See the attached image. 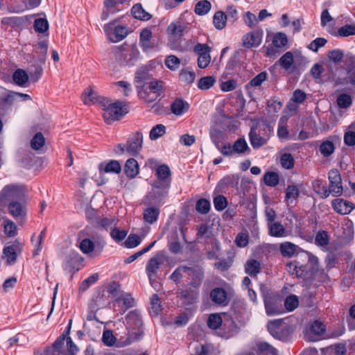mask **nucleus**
<instances>
[{"label":"nucleus","instance_id":"obj_62","mask_svg":"<svg viewBox=\"0 0 355 355\" xmlns=\"http://www.w3.org/2000/svg\"><path fill=\"white\" fill-rule=\"evenodd\" d=\"M98 279V274L94 273L91 275L89 277L85 279L80 286V289L83 291H85L88 289V288L96 283Z\"/></svg>","mask_w":355,"mask_h":355},{"label":"nucleus","instance_id":"obj_24","mask_svg":"<svg viewBox=\"0 0 355 355\" xmlns=\"http://www.w3.org/2000/svg\"><path fill=\"white\" fill-rule=\"evenodd\" d=\"M139 165L134 158L128 159L124 166V171L126 175L130 178H134L139 173Z\"/></svg>","mask_w":355,"mask_h":355},{"label":"nucleus","instance_id":"obj_34","mask_svg":"<svg viewBox=\"0 0 355 355\" xmlns=\"http://www.w3.org/2000/svg\"><path fill=\"white\" fill-rule=\"evenodd\" d=\"M213 22L216 29L222 30L226 26L227 15L223 11H218L214 15Z\"/></svg>","mask_w":355,"mask_h":355},{"label":"nucleus","instance_id":"obj_1","mask_svg":"<svg viewBox=\"0 0 355 355\" xmlns=\"http://www.w3.org/2000/svg\"><path fill=\"white\" fill-rule=\"evenodd\" d=\"M157 180L151 183L152 190L147 195L146 201L148 205H159L168 196L171 182V171L166 164L158 166L155 169Z\"/></svg>","mask_w":355,"mask_h":355},{"label":"nucleus","instance_id":"obj_53","mask_svg":"<svg viewBox=\"0 0 355 355\" xmlns=\"http://www.w3.org/2000/svg\"><path fill=\"white\" fill-rule=\"evenodd\" d=\"M279 175L275 172H267L263 176L265 184L270 187H275L279 183Z\"/></svg>","mask_w":355,"mask_h":355},{"label":"nucleus","instance_id":"obj_51","mask_svg":"<svg viewBox=\"0 0 355 355\" xmlns=\"http://www.w3.org/2000/svg\"><path fill=\"white\" fill-rule=\"evenodd\" d=\"M116 302L120 303L122 302L125 309H129L134 305V299L132 297L130 294L122 292L120 295L116 298Z\"/></svg>","mask_w":355,"mask_h":355},{"label":"nucleus","instance_id":"obj_52","mask_svg":"<svg viewBox=\"0 0 355 355\" xmlns=\"http://www.w3.org/2000/svg\"><path fill=\"white\" fill-rule=\"evenodd\" d=\"M196 78V74L193 71H189V69H182L179 75L180 81L185 84L192 83Z\"/></svg>","mask_w":355,"mask_h":355},{"label":"nucleus","instance_id":"obj_50","mask_svg":"<svg viewBox=\"0 0 355 355\" xmlns=\"http://www.w3.org/2000/svg\"><path fill=\"white\" fill-rule=\"evenodd\" d=\"M44 144L45 138L41 132L36 133L31 141V148L36 150H40Z\"/></svg>","mask_w":355,"mask_h":355},{"label":"nucleus","instance_id":"obj_63","mask_svg":"<svg viewBox=\"0 0 355 355\" xmlns=\"http://www.w3.org/2000/svg\"><path fill=\"white\" fill-rule=\"evenodd\" d=\"M141 240L137 234H130L125 241V245L128 248H134L139 245Z\"/></svg>","mask_w":355,"mask_h":355},{"label":"nucleus","instance_id":"obj_58","mask_svg":"<svg viewBox=\"0 0 355 355\" xmlns=\"http://www.w3.org/2000/svg\"><path fill=\"white\" fill-rule=\"evenodd\" d=\"M282 166L286 169H291L294 166V158L290 153H284L280 159Z\"/></svg>","mask_w":355,"mask_h":355},{"label":"nucleus","instance_id":"obj_60","mask_svg":"<svg viewBox=\"0 0 355 355\" xmlns=\"http://www.w3.org/2000/svg\"><path fill=\"white\" fill-rule=\"evenodd\" d=\"M338 34L340 37H348L355 35V24H347L340 27L338 30Z\"/></svg>","mask_w":355,"mask_h":355},{"label":"nucleus","instance_id":"obj_15","mask_svg":"<svg viewBox=\"0 0 355 355\" xmlns=\"http://www.w3.org/2000/svg\"><path fill=\"white\" fill-rule=\"evenodd\" d=\"M263 35L262 30L246 33L242 40L243 46L248 49L259 46L261 44Z\"/></svg>","mask_w":355,"mask_h":355},{"label":"nucleus","instance_id":"obj_8","mask_svg":"<svg viewBox=\"0 0 355 355\" xmlns=\"http://www.w3.org/2000/svg\"><path fill=\"white\" fill-rule=\"evenodd\" d=\"M23 191L24 188L21 185L14 184L6 185L0 191V208L5 207L8 200L20 197Z\"/></svg>","mask_w":355,"mask_h":355},{"label":"nucleus","instance_id":"obj_17","mask_svg":"<svg viewBox=\"0 0 355 355\" xmlns=\"http://www.w3.org/2000/svg\"><path fill=\"white\" fill-rule=\"evenodd\" d=\"M83 103L86 105L98 104L101 106V101L105 98L98 96L92 87H87L81 96Z\"/></svg>","mask_w":355,"mask_h":355},{"label":"nucleus","instance_id":"obj_10","mask_svg":"<svg viewBox=\"0 0 355 355\" xmlns=\"http://www.w3.org/2000/svg\"><path fill=\"white\" fill-rule=\"evenodd\" d=\"M328 179L329 181V189L334 196H340L343 193L342 179L340 174L337 169H331L329 172Z\"/></svg>","mask_w":355,"mask_h":355},{"label":"nucleus","instance_id":"obj_29","mask_svg":"<svg viewBox=\"0 0 355 355\" xmlns=\"http://www.w3.org/2000/svg\"><path fill=\"white\" fill-rule=\"evenodd\" d=\"M233 152L236 154L249 153L250 149L244 138H239L232 145Z\"/></svg>","mask_w":355,"mask_h":355},{"label":"nucleus","instance_id":"obj_64","mask_svg":"<svg viewBox=\"0 0 355 355\" xmlns=\"http://www.w3.org/2000/svg\"><path fill=\"white\" fill-rule=\"evenodd\" d=\"M244 23L250 28H253L258 24V19L252 12L248 11L243 16Z\"/></svg>","mask_w":355,"mask_h":355},{"label":"nucleus","instance_id":"obj_4","mask_svg":"<svg viewBox=\"0 0 355 355\" xmlns=\"http://www.w3.org/2000/svg\"><path fill=\"white\" fill-rule=\"evenodd\" d=\"M144 136L141 132H136L129 136L125 144H119L115 148L117 154L128 153L129 155L137 156L143 146Z\"/></svg>","mask_w":355,"mask_h":355},{"label":"nucleus","instance_id":"obj_36","mask_svg":"<svg viewBox=\"0 0 355 355\" xmlns=\"http://www.w3.org/2000/svg\"><path fill=\"white\" fill-rule=\"evenodd\" d=\"M297 246L291 242H284L280 245V252L284 257H293L296 251Z\"/></svg>","mask_w":355,"mask_h":355},{"label":"nucleus","instance_id":"obj_61","mask_svg":"<svg viewBox=\"0 0 355 355\" xmlns=\"http://www.w3.org/2000/svg\"><path fill=\"white\" fill-rule=\"evenodd\" d=\"M34 28L37 32L45 33L49 29V23L46 19H37L34 22Z\"/></svg>","mask_w":355,"mask_h":355},{"label":"nucleus","instance_id":"obj_22","mask_svg":"<svg viewBox=\"0 0 355 355\" xmlns=\"http://www.w3.org/2000/svg\"><path fill=\"white\" fill-rule=\"evenodd\" d=\"M278 299L267 298L265 300V308L268 315H277L282 313Z\"/></svg>","mask_w":355,"mask_h":355},{"label":"nucleus","instance_id":"obj_49","mask_svg":"<svg viewBox=\"0 0 355 355\" xmlns=\"http://www.w3.org/2000/svg\"><path fill=\"white\" fill-rule=\"evenodd\" d=\"M293 55L291 51L286 52L279 60V64L286 70L290 69L293 64Z\"/></svg>","mask_w":355,"mask_h":355},{"label":"nucleus","instance_id":"obj_44","mask_svg":"<svg viewBox=\"0 0 355 355\" xmlns=\"http://www.w3.org/2000/svg\"><path fill=\"white\" fill-rule=\"evenodd\" d=\"M211 7V3L207 0H202L196 3L195 12L198 15H205L209 12Z\"/></svg>","mask_w":355,"mask_h":355},{"label":"nucleus","instance_id":"obj_43","mask_svg":"<svg viewBox=\"0 0 355 355\" xmlns=\"http://www.w3.org/2000/svg\"><path fill=\"white\" fill-rule=\"evenodd\" d=\"M300 195L299 188L295 185H288L286 191L285 200L287 203L293 202Z\"/></svg>","mask_w":355,"mask_h":355},{"label":"nucleus","instance_id":"obj_59","mask_svg":"<svg viewBox=\"0 0 355 355\" xmlns=\"http://www.w3.org/2000/svg\"><path fill=\"white\" fill-rule=\"evenodd\" d=\"M196 210L200 214H207L210 209V202L206 199H200L196 202Z\"/></svg>","mask_w":355,"mask_h":355},{"label":"nucleus","instance_id":"obj_48","mask_svg":"<svg viewBox=\"0 0 355 355\" xmlns=\"http://www.w3.org/2000/svg\"><path fill=\"white\" fill-rule=\"evenodd\" d=\"M166 133V127L162 124H157L153 127L149 133L151 140H156Z\"/></svg>","mask_w":355,"mask_h":355},{"label":"nucleus","instance_id":"obj_42","mask_svg":"<svg viewBox=\"0 0 355 355\" xmlns=\"http://www.w3.org/2000/svg\"><path fill=\"white\" fill-rule=\"evenodd\" d=\"M186 28L180 23H171L167 28V32L170 35L180 37L184 34Z\"/></svg>","mask_w":355,"mask_h":355},{"label":"nucleus","instance_id":"obj_39","mask_svg":"<svg viewBox=\"0 0 355 355\" xmlns=\"http://www.w3.org/2000/svg\"><path fill=\"white\" fill-rule=\"evenodd\" d=\"M245 269L246 273L250 276H255L260 272L261 264L258 261L251 259L247 261Z\"/></svg>","mask_w":355,"mask_h":355},{"label":"nucleus","instance_id":"obj_28","mask_svg":"<svg viewBox=\"0 0 355 355\" xmlns=\"http://www.w3.org/2000/svg\"><path fill=\"white\" fill-rule=\"evenodd\" d=\"M9 213L15 218L23 216L25 214V209L19 202L12 201L8 205Z\"/></svg>","mask_w":355,"mask_h":355},{"label":"nucleus","instance_id":"obj_5","mask_svg":"<svg viewBox=\"0 0 355 355\" xmlns=\"http://www.w3.org/2000/svg\"><path fill=\"white\" fill-rule=\"evenodd\" d=\"M162 82L152 80L148 84H144L137 89L138 96L146 103L155 102L160 96L162 90Z\"/></svg>","mask_w":355,"mask_h":355},{"label":"nucleus","instance_id":"obj_21","mask_svg":"<svg viewBox=\"0 0 355 355\" xmlns=\"http://www.w3.org/2000/svg\"><path fill=\"white\" fill-rule=\"evenodd\" d=\"M189 105L182 99L177 98L171 105V110L173 114L182 115L189 110Z\"/></svg>","mask_w":355,"mask_h":355},{"label":"nucleus","instance_id":"obj_35","mask_svg":"<svg viewBox=\"0 0 355 355\" xmlns=\"http://www.w3.org/2000/svg\"><path fill=\"white\" fill-rule=\"evenodd\" d=\"M132 15L141 20H148L151 18V15L146 12L141 6V4H136L132 8Z\"/></svg>","mask_w":355,"mask_h":355},{"label":"nucleus","instance_id":"obj_57","mask_svg":"<svg viewBox=\"0 0 355 355\" xmlns=\"http://www.w3.org/2000/svg\"><path fill=\"white\" fill-rule=\"evenodd\" d=\"M258 349L262 354L266 355H277V350L268 343L262 342L257 345Z\"/></svg>","mask_w":355,"mask_h":355},{"label":"nucleus","instance_id":"obj_27","mask_svg":"<svg viewBox=\"0 0 355 355\" xmlns=\"http://www.w3.org/2000/svg\"><path fill=\"white\" fill-rule=\"evenodd\" d=\"M349 55H347L345 56L343 51L340 49H335L328 51L327 53V58L329 60L335 64H338L343 60L344 62L345 58Z\"/></svg>","mask_w":355,"mask_h":355},{"label":"nucleus","instance_id":"obj_37","mask_svg":"<svg viewBox=\"0 0 355 355\" xmlns=\"http://www.w3.org/2000/svg\"><path fill=\"white\" fill-rule=\"evenodd\" d=\"M103 164L100 165V170H103ZM103 171L105 173H113L118 174L121 171V166L118 161L111 160L105 164Z\"/></svg>","mask_w":355,"mask_h":355},{"label":"nucleus","instance_id":"obj_26","mask_svg":"<svg viewBox=\"0 0 355 355\" xmlns=\"http://www.w3.org/2000/svg\"><path fill=\"white\" fill-rule=\"evenodd\" d=\"M159 214V209L157 207H150L144 211V219L146 222L152 224L155 223Z\"/></svg>","mask_w":355,"mask_h":355},{"label":"nucleus","instance_id":"obj_12","mask_svg":"<svg viewBox=\"0 0 355 355\" xmlns=\"http://www.w3.org/2000/svg\"><path fill=\"white\" fill-rule=\"evenodd\" d=\"M194 51L198 54V66L201 69L206 68L211 61L210 48L205 44H197Z\"/></svg>","mask_w":355,"mask_h":355},{"label":"nucleus","instance_id":"obj_31","mask_svg":"<svg viewBox=\"0 0 355 355\" xmlns=\"http://www.w3.org/2000/svg\"><path fill=\"white\" fill-rule=\"evenodd\" d=\"M313 189L322 198H327L330 195V191L326 186L323 185L320 180H315L312 183Z\"/></svg>","mask_w":355,"mask_h":355},{"label":"nucleus","instance_id":"obj_45","mask_svg":"<svg viewBox=\"0 0 355 355\" xmlns=\"http://www.w3.org/2000/svg\"><path fill=\"white\" fill-rule=\"evenodd\" d=\"M79 248L83 253L90 255L95 248L94 243L89 239H84L79 244Z\"/></svg>","mask_w":355,"mask_h":355},{"label":"nucleus","instance_id":"obj_55","mask_svg":"<svg viewBox=\"0 0 355 355\" xmlns=\"http://www.w3.org/2000/svg\"><path fill=\"white\" fill-rule=\"evenodd\" d=\"M222 324V318L219 314H211L207 320V325L212 329H218Z\"/></svg>","mask_w":355,"mask_h":355},{"label":"nucleus","instance_id":"obj_7","mask_svg":"<svg viewBox=\"0 0 355 355\" xmlns=\"http://www.w3.org/2000/svg\"><path fill=\"white\" fill-rule=\"evenodd\" d=\"M64 337L59 338L53 344V347L47 349L48 355H74L78 352V347L73 343L71 338L68 337L67 339V352H64Z\"/></svg>","mask_w":355,"mask_h":355},{"label":"nucleus","instance_id":"obj_16","mask_svg":"<svg viewBox=\"0 0 355 355\" xmlns=\"http://www.w3.org/2000/svg\"><path fill=\"white\" fill-rule=\"evenodd\" d=\"M150 79L151 76L150 74L149 66L143 65L137 69L134 78V82L137 88L141 87L144 84H148V81Z\"/></svg>","mask_w":355,"mask_h":355},{"label":"nucleus","instance_id":"obj_25","mask_svg":"<svg viewBox=\"0 0 355 355\" xmlns=\"http://www.w3.org/2000/svg\"><path fill=\"white\" fill-rule=\"evenodd\" d=\"M271 236L275 237H285L288 235L287 231L280 222H274L268 225Z\"/></svg>","mask_w":355,"mask_h":355},{"label":"nucleus","instance_id":"obj_41","mask_svg":"<svg viewBox=\"0 0 355 355\" xmlns=\"http://www.w3.org/2000/svg\"><path fill=\"white\" fill-rule=\"evenodd\" d=\"M282 320H275L268 323V329L272 336L279 337L280 331L282 329Z\"/></svg>","mask_w":355,"mask_h":355},{"label":"nucleus","instance_id":"obj_14","mask_svg":"<svg viewBox=\"0 0 355 355\" xmlns=\"http://www.w3.org/2000/svg\"><path fill=\"white\" fill-rule=\"evenodd\" d=\"M22 250V244L18 241H15L11 245L6 246L3 248V258L6 259L8 265L14 264Z\"/></svg>","mask_w":355,"mask_h":355},{"label":"nucleus","instance_id":"obj_38","mask_svg":"<svg viewBox=\"0 0 355 355\" xmlns=\"http://www.w3.org/2000/svg\"><path fill=\"white\" fill-rule=\"evenodd\" d=\"M150 312L151 315H158L161 313L162 307L159 297L154 294L150 298Z\"/></svg>","mask_w":355,"mask_h":355},{"label":"nucleus","instance_id":"obj_9","mask_svg":"<svg viewBox=\"0 0 355 355\" xmlns=\"http://www.w3.org/2000/svg\"><path fill=\"white\" fill-rule=\"evenodd\" d=\"M104 31L112 42H118L123 40L128 34V28L124 26L114 27V21L104 26Z\"/></svg>","mask_w":355,"mask_h":355},{"label":"nucleus","instance_id":"obj_40","mask_svg":"<svg viewBox=\"0 0 355 355\" xmlns=\"http://www.w3.org/2000/svg\"><path fill=\"white\" fill-rule=\"evenodd\" d=\"M121 0H105L104 1L105 9L103 11L101 19L106 20L110 16V11H112V8L118 7L119 3H121Z\"/></svg>","mask_w":355,"mask_h":355},{"label":"nucleus","instance_id":"obj_23","mask_svg":"<svg viewBox=\"0 0 355 355\" xmlns=\"http://www.w3.org/2000/svg\"><path fill=\"white\" fill-rule=\"evenodd\" d=\"M344 64L347 71L349 82L355 85V56H347L344 61Z\"/></svg>","mask_w":355,"mask_h":355},{"label":"nucleus","instance_id":"obj_6","mask_svg":"<svg viewBox=\"0 0 355 355\" xmlns=\"http://www.w3.org/2000/svg\"><path fill=\"white\" fill-rule=\"evenodd\" d=\"M17 98H20L23 101L32 100L29 94L5 89L4 92L0 96V114L7 113L8 110L15 104Z\"/></svg>","mask_w":355,"mask_h":355},{"label":"nucleus","instance_id":"obj_32","mask_svg":"<svg viewBox=\"0 0 355 355\" xmlns=\"http://www.w3.org/2000/svg\"><path fill=\"white\" fill-rule=\"evenodd\" d=\"M250 141L254 148H259L266 144L267 139L258 135L254 128L251 129L249 134Z\"/></svg>","mask_w":355,"mask_h":355},{"label":"nucleus","instance_id":"obj_2","mask_svg":"<svg viewBox=\"0 0 355 355\" xmlns=\"http://www.w3.org/2000/svg\"><path fill=\"white\" fill-rule=\"evenodd\" d=\"M128 334L126 338H121L116 345L123 347L140 340L143 335L142 321L140 315L136 311H130L126 316Z\"/></svg>","mask_w":355,"mask_h":355},{"label":"nucleus","instance_id":"obj_47","mask_svg":"<svg viewBox=\"0 0 355 355\" xmlns=\"http://www.w3.org/2000/svg\"><path fill=\"white\" fill-rule=\"evenodd\" d=\"M288 43V37L284 33H277L273 36L272 39V44L276 48H283Z\"/></svg>","mask_w":355,"mask_h":355},{"label":"nucleus","instance_id":"obj_46","mask_svg":"<svg viewBox=\"0 0 355 355\" xmlns=\"http://www.w3.org/2000/svg\"><path fill=\"white\" fill-rule=\"evenodd\" d=\"M216 83V78L214 76H208L201 78L198 83V87L202 90L210 89Z\"/></svg>","mask_w":355,"mask_h":355},{"label":"nucleus","instance_id":"obj_3","mask_svg":"<svg viewBox=\"0 0 355 355\" xmlns=\"http://www.w3.org/2000/svg\"><path fill=\"white\" fill-rule=\"evenodd\" d=\"M102 116L107 124L120 120L128 112L126 105L120 101L112 102L107 98L101 101Z\"/></svg>","mask_w":355,"mask_h":355},{"label":"nucleus","instance_id":"obj_30","mask_svg":"<svg viewBox=\"0 0 355 355\" xmlns=\"http://www.w3.org/2000/svg\"><path fill=\"white\" fill-rule=\"evenodd\" d=\"M210 297L214 303L221 304L226 300L227 294L224 289L216 288L211 291Z\"/></svg>","mask_w":355,"mask_h":355},{"label":"nucleus","instance_id":"obj_54","mask_svg":"<svg viewBox=\"0 0 355 355\" xmlns=\"http://www.w3.org/2000/svg\"><path fill=\"white\" fill-rule=\"evenodd\" d=\"M335 150L334 144L331 141H323L320 146V153L325 157L331 155Z\"/></svg>","mask_w":355,"mask_h":355},{"label":"nucleus","instance_id":"obj_11","mask_svg":"<svg viewBox=\"0 0 355 355\" xmlns=\"http://www.w3.org/2000/svg\"><path fill=\"white\" fill-rule=\"evenodd\" d=\"M139 58L140 52L136 45H132L130 49L122 52L119 55L121 64L128 67L135 66Z\"/></svg>","mask_w":355,"mask_h":355},{"label":"nucleus","instance_id":"obj_33","mask_svg":"<svg viewBox=\"0 0 355 355\" xmlns=\"http://www.w3.org/2000/svg\"><path fill=\"white\" fill-rule=\"evenodd\" d=\"M3 232L8 237H14L17 234V227L11 220L5 218L3 220Z\"/></svg>","mask_w":355,"mask_h":355},{"label":"nucleus","instance_id":"obj_13","mask_svg":"<svg viewBox=\"0 0 355 355\" xmlns=\"http://www.w3.org/2000/svg\"><path fill=\"white\" fill-rule=\"evenodd\" d=\"M165 260L164 253L163 252H159L150 258L148 261L146 267V270L148 277L150 280L155 276L160 266L164 263Z\"/></svg>","mask_w":355,"mask_h":355},{"label":"nucleus","instance_id":"obj_18","mask_svg":"<svg viewBox=\"0 0 355 355\" xmlns=\"http://www.w3.org/2000/svg\"><path fill=\"white\" fill-rule=\"evenodd\" d=\"M153 34L149 28H144L139 35V45L144 52H148L155 47L152 42Z\"/></svg>","mask_w":355,"mask_h":355},{"label":"nucleus","instance_id":"obj_20","mask_svg":"<svg viewBox=\"0 0 355 355\" xmlns=\"http://www.w3.org/2000/svg\"><path fill=\"white\" fill-rule=\"evenodd\" d=\"M12 79L17 85L23 87H28L30 82L28 74L21 69H18L13 73Z\"/></svg>","mask_w":355,"mask_h":355},{"label":"nucleus","instance_id":"obj_19","mask_svg":"<svg viewBox=\"0 0 355 355\" xmlns=\"http://www.w3.org/2000/svg\"><path fill=\"white\" fill-rule=\"evenodd\" d=\"M332 206L336 212L341 214H349L354 209L353 203L340 198L334 200Z\"/></svg>","mask_w":355,"mask_h":355},{"label":"nucleus","instance_id":"obj_56","mask_svg":"<svg viewBox=\"0 0 355 355\" xmlns=\"http://www.w3.org/2000/svg\"><path fill=\"white\" fill-rule=\"evenodd\" d=\"M180 60L173 55H168L165 60L166 66L172 71H175L180 67Z\"/></svg>","mask_w":355,"mask_h":355}]
</instances>
